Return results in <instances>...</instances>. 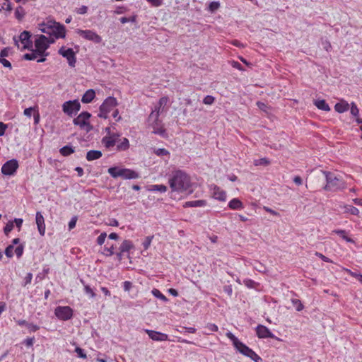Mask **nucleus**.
<instances>
[{
    "instance_id": "40",
    "label": "nucleus",
    "mask_w": 362,
    "mask_h": 362,
    "mask_svg": "<svg viewBox=\"0 0 362 362\" xmlns=\"http://www.w3.org/2000/svg\"><path fill=\"white\" fill-rule=\"evenodd\" d=\"M25 12L22 6H18L15 10V17L21 21L25 16Z\"/></svg>"
},
{
    "instance_id": "11",
    "label": "nucleus",
    "mask_w": 362,
    "mask_h": 362,
    "mask_svg": "<svg viewBox=\"0 0 362 362\" xmlns=\"http://www.w3.org/2000/svg\"><path fill=\"white\" fill-rule=\"evenodd\" d=\"M76 33L83 38L95 43H100L102 42V37L93 30L79 29Z\"/></svg>"
},
{
    "instance_id": "14",
    "label": "nucleus",
    "mask_w": 362,
    "mask_h": 362,
    "mask_svg": "<svg viewBox=\"0 0 362 362\" xmlns=\"http://www.w3.org/2000/svg\"><path fill=\"white\" fill-rule=\"evenodd\" d=\"M119 137L120 134L112 133V134L104 136L101 140V143L106 148L110 149L119 141Z\"/></svg>"
},
{
    "instance_id": "45",
    "label": "nucleus",
    "mask_w": 362,
    "mask_h": 362,
    "mask_svg": "<svg viewBox=\"0 0 362 362\" xmlns=\"http://www.w3.org/2000/svg\"><path fill=\"white\" fill-rule=\"evenodd\" d=\"M153 236H147L145 238L144 241L142 243L144 250H147L151 244Z\"/></svg>"
},
{
    "instance_id": "61",
    "label": "nucleus",
    "mask_w": 362,
    "mask_h": 362,
    "mask_svg": "<svg viewBox=\"0 0 362 362\" xmlns=\"http://www.w3.org/2000/svg\"><path fill=\"white\" fill-rule=\"evenodd\" d=\"M315 256L318 257L319 258H320L322 261H324L325 262H332V260L329 258H328L327 257L323 255L320 252H315Z\"/></svg>"
},
{
    "instance_id": "56",
    "label": "nucleus",
    "mask_w": 362,
    "mask_h": 362,
    "mask_svg": "<svg viewBox=\"0 0 362 362\" xmlns=\"http://www.w3.org/2000/svg\"><path fill=\"white\" fill-rule=\"evenodd\" d=\"M215 98L211 95H206L204 100L203 103L206 105H211L214 103Z\"/></svg>"
},
{
    "instance_id": "8",
    "label": "nucleus",
    "mask_w": 362,
    "mask_h": 362,
    "mask_svg": "<svg viewBox=\"0 0 362 362\" xmlns=\"http://www.w3.org/2000/svg\"><path fill=\"white\" fill-rule=\"evenodd\" d=\"M80 109L81 104L78 100L66 101L62 105L63 112L69 117H73L74 115H76V113L80 110Z\"/></svg>"
},
{
    "instance_id": "39",
    "label": "nucleus",
    "mask_w": 362,
    "mask_h": 362,
    "mask_svg": "<svg viewBox=\"0 0 362 362\" xmlns=\"http://www.w3.org/2000/svg\"><path fill=\"white\" fill-rule=\"evenodd\" d=\"M40 56V53H38L37 51L32 50V52L30 53H26L23 56V59L26 60H35L37 59V57Z\"/></svg>"
},
{
    "instance_id": "58",
    "label": "nucleus",
    "mask_w": 362,
    "mask_h": 362,
    "mask_svg": "<svg viewBox=\"0 0 362 362\" xmlns=\"http://www.w3.org/2000/svg\"><path fill=\"white\" fill-rule=\"evenodd\" d=\"M13 224L15 223L16 226L18 228V230H21L22 224L23 223V220L21 218H16L13 221Z\"/></svg>"
},
{
    "instance_id": "28",
    "label": "nucleus",
    "mask_w": 362,
    "mask_h": 362,
    "mask_svg": "<svg viewBox=\"0 0 362 362\" xmlns=\"http://www.w3.org/2000/svg\"><path fill=\"white\" fill-rule=\"evenodd\" d=\"M314 105L319 109L323 111L329 112L330 110L329 105L325 100H316L314 101Z\"/></svg>"
},
{
    "instance_id": "42",
    "label": "nucleus",
    "mask_w": 362,
    "mask_h": 362,
    "mask_svg": "<svg viewBox=\"0 0 362 362\" xmlns=\"http://www.w3.org/2000/svg\"><path fill=\"white\" fill-rule=\"evenodd\" d=\"M75 352L77 354V356L81 358L86 359L87 358L86 354L84 350L78 346L76 347Z\"/></svg>"
},
{
    "instance_id": "64",
    "label": "nucleus",
    "mask_w": 362,
    "mask_h": 362,
    "mask_svg": "<svg viewBox=\"0 0 362 362\" xmlns=\"http://www.w3.org/2000/svg\"><path fill=\"white\" fill-rule=\"evenodd\" d=\"M264 210L269 214H271L273 216H279L280 214L277 211L273 210L272 209L268 207V206H264Z\"/></svg>"
},
{
    "instance_id": "44",
    "label": "nucleus",
    "mask_w": 362,
    "mask_h": 362,
    "mask_svg": "<svg viewBox=\"0 0 362 362\" xmlns=\"http://www.w3.org/2000/svg\"><path fill=\"white\" fill-rule=\"evenodd\" d=\"M155 153L158 156H168L170 154L168 150L163 148H159L155 150Z\"/></svg>"
},
{
    "instance_id": "4",
    "label": "nucleus",
    "mask_w": 362,
    "mask_h": 362,
    "mask_svg": "<svg viewBox=\"0 0 362 362\" xmlns=\"http://www.w3.org/2000/svg\"><path fill=\"white\" fill-rule=\"evenodd\" d=\"M107 172L114 178L120 177L125 180H132L139 177V174L138 173L129 168L111 167L108 168Z\"/></svg>"
},
{
    "instance_id": "15",
    "label": "nucleus",
    "mask_w": 362,
    "mask_h": 362,
    "mask_svg": "<svg viewBox=\"0 0 362 362\" xmlns=\"http://www.w3.org/2000/svg\"><path fill=\"white\" fill-rule=\"evenodd\" d=\"M51 35L57 39L64 38L66 37L65 26L59 23L54 22L53 25H51Z\"/></svg>"
},
{
    "instance_id": "6",
    "label": "nucleus",
    "mask_w": 362,
    "mask_h": 362,
    "mask_svg": "<svg viewBox=\"0 0 362 362\" xmlns=\"http://www.w3.org/2000/svg\"><path fill=\"white\" fill-rule=\"evenodd\" d=\"M117 105V100L115 98L107 97L100 106V112L98 116L100 118L107 119L108 114Z\"/></svg>"
},
{
    "instance_id": "17",
    "label": "nucleus",
    "mask_w": 362,
    "mask_h": 362,
    "mask_svg": "<svg viewBox=\"0 0 362 362\" xmlns=\"http://www.w3.org/2000/svg\"><path fill=\"white\" fill-rule=\"evenodd\" d=\"M145 332L148 334V337L153 341H166L168 339V334L164 333H161L151 329H145Z\"/></svg>"
},
{
    "instance_id": "37",
    "label": "nucleus",
    "mask_w": 362,
    "mask_h": 362,
    "mask_svg": "<svg viewBox=\"0 0 362 362\" xmlns=\"http://www.w3.org/2000/svg\"><path fill=\"white\" fill-rule=\"evenodd\" d=\"M160 114L158 113L156 110H152L151 114L148 116V123L149 124L153 122H158L160 121L159 119Z\"/></svg>"
},
{
    "instance_id": "2",
    "label": "nucleus",
    "mask_w": 362,
    "mask_h": 362,
    "mask_svg": "<svg viewBox=\"0 0 362 362\" xmlns=\"http://www.w3.org/2000/svg\"><path fill=\"white\" fill-rule=\"evenodd\" d=\"M226 337L232 341L234 348L241 354L250 358L255 362H262V358L252 349L240 341L232 332H228Z\"/></svg>"
},
{
    "instance_id": "20",
    "label": "nucleus",
    "mask_w": 362,
    "mask_h": 362,
    "mask_svg": "<svg viewBox=\"0 0 362 362\" xmlns=\"http://www.w3.org/2000/svg\"><path fill=\"white\" fill-rule=\"evenodd\" d=\"M213 197L217 200L224 202L226 199V193L220 187L214 186L213 188Z\"/></svg>"
},
{
    "instance_id": "31",
    "label": "nucleus",
    "mask_w": 362,
    "mask_h": 362,
    "mask_svg": "<svg viewBox=\"0 0 362 362\" xmlns=\"http://www.w3.org/2000/svg\"><path fill=\"white\" fill-rule=\"evenodd\" d=\"M332 233L339 235L343 240H344L347 243H354L353 239L348 237L347 233L344 230L336 229L332 231Z\"/></svg>"
},
{
    "instance_id": "50",
    "label": "nucleus",
    "mask_w": 362,
    "mask_h": 362,
    "mask_svg": "<svg viewBox=\"0 0 362 362\" xmlns=\"http://www.w3.org/2000/svg\"><path fill=\"white\" fill-rule=\"evenodd\" d=\"M23 250H24V245H20L18 246H17L15 249V253L17 256L18 258H20L23 254Z\"/></svg>"
},
{
    "instance_id": "10",
    "label": "nucleus",
    "mask_w": 362,
    "mask_h": 362,
    "mask_svg": "<svg viewBox=\"0 0 362 362\" xmlns=\"http://www.w3.org/2000/svg\"><path fill=\"white\" fill-rule=\"evenodd\" d=\"M19 167L18 161L16 159L7 160L1 167V172L4 175H14Z\"/></svg>"
},
{
    "instance_id": "36",
    "label": "nucleus",
    "mask_w": 362,
    "mask_h": 362,
    "mask_svg": "<svg viewBox=\"0 0 362 362\" xmlns=\"http://www.w3.org/2000/svg\"><path fill=\"white\" fill-rule=\"evenodd\" d=\"M349 109H350V113L351 115L356 117V118H359L358 116H359V109L358 108L356 104L354 102H352L350 105H349Z\"/></svg>"
},
{
    "instance_id": "60",
    "label": "nucleus",
    "mask_w": 362,
    "mask_h": 362,
    "mask_svg": "<svg viewBox=\"0 0 362 362\" xmlns=\"http://www.w3.org/2000/svg\"><path fill=\"white\" fill-rule=\"evenodd\" d=\"M135 19H136V18L134 16L131 17V18L122 17V18H120L119 21L122 23L124 24V23H129L130 21L134 22Z\"/></svg>"
},
{
    "instance_id": "5",
    "label": "nucleus",
    "mask_w": 362,
    "mask_h": 362,
    "mask_svg": "<svg viewBox=\"0 0 362 362\" xmlns=\"http://www.w3.org/2000/svg\"><path fill=\"white\" fill-rule=\"evenodd\" d=\"M54 42V40L53 38L40 35L35 40V50L40 53V56H48L49 53L46 52V50L49 48L50 44Z\"/></svg>"
},
{
    "instance_id": "55",
    "label": "nucleus",
    "mask_w": 362,
    "mask_h": 362,
    "mask_svg": "<svg viewBox=\"0 0 362 362\" xmlns=\"http://www.w3.org/2000/svg\"><path fill=\"white\" fill-rule=\"evenodd\" d=\"M122 287L124 291H129L133 287V284L131 281H125L123 282Z\"/></svg>"
},
{
    "instance_id": "54",
    "label": "nucleus",
    "mask_w": 362,
    "mask_h": 362,
    "mask_svg": "<svg viewBox=\"0 0 362 362\" xmlns=\"http://www.w3.org/2000/svg\"><path fill=\"white\" fill-rule=\"evenodd\" d=\"M220 4L218 1H212L209 4V9L210 11L214 12L218 8Z\"/></svg>"
},
{
    "instance_id": "41",
    "label": "nucleus",
    "mask_w": 362,
    "mask_h": 362,
    "mask_svg": "<svg viewBox=\"0 0 362 362\" xmlns=\"http://www.w3.org/2000/svg\"><path fill=\"white\" fill-rule=\"evenodd\" d=\"M14 225L13 221H8L5 227L4 228V233L8 235V234L13 229Z\"/></svg>"
},
{
    "instance_id": "3",
    "label": "nucleus",
    "mask_w": 362,
    "mask_h": 362,
    "mask_svg": "<svg viewBox=\"0 0 362 362\" xmlns=\"http://www.w3.org/2000/svg\"><path fill=\"white\" fill-rule=\"evenodd\" d=\"M322 174L325 177L326 185L324 189L328 192H337L346 188V182L341 176L335 173L322 170Z\"/></svg>"
},
{
    "instance_id": "51",
    "label": "nucleus",
    "mask_w": 362,
    "mask_h": 362,
    "mask_svg": "<svg viewBox=\"0 0 362 362\" xmlns=\"http://www.w3.org/2000/svg\"><path fill=\"white\" fill-rule=\"evenodd\" d=\"M106 237H107L106 233H105V232L101 233L100 235L97 238V243L99 245H102L105 243Z\"/></svg>"
},
{
    "instance_id": "33",
    "label": "nucleus",
    "mask_w": 362,
    "mask_h": 362,
    "mask_svg": "<svg viewBox=\"0 0 362 362\" xmlns=\"http://www.w3.org/2000/svg\"><path fill=\"white\" fill-rule=\"evenodd\" d=\"M151 293L152 295L160 299V300H162L163 302H168V299L167 298V297L163 295L158 289L157 288H153L152 291H151Z\"/></svg>"
},
{
    "instance_id": "19",
    "label": "nucleus",
    "mask_w": 362,
    "mask_h": 362,
    "mask_svg": "<svg viewBox=\"0 0 362 362\" xmlns=\"http://www.w3.org/2000/svg\"><path fill=\"white\" fill-rule=\"evenodd\" d=\"M150 125L153 129V133L155 134L160 135L163 137L166 136V132L163 127L161 120L158 121V122L151 123Z\"/></svg>"
},
{
    "instance_id": "53",
    "label": "nucleus",
    "mask_w": 362,
    "mask_h": 362,
    "mask_svg": "<svg viewBox=\"0 0 362 362\" xmlns=\"http://www.w3.org/2000/svg\"><path fill=\"white\" fill-rule=\"evenodd\" d=\"M33 279V274L31 273H28L24 278L23 281V286H26L28 284H30Z\"/></svg>"
},
{
    "instance_id": "21",
    "label": "nucleus",
    "mask_w": 362,
    "mask_h": 362,
    "mask_svg": "<svg viewBox=\"0 0 362 362\" xmlns=\"http://www.w3.org/2000/svg\"><path fill=\"white\" fill-rule=\"evenodd\" d=\"M349 105L345 100H341L334 105V110L339 113H344L349 110Z\"/></svg>"
},
{
    "instance_id": "38",
    "label": "nucleus",
    "mask_w": 362,
    "mask_h": 362,
    "mask_svg": "<svg viewBox=\"0 0 362 362\" xmlns=\"http://www.w3.org/2000/svg\"><path fill=\"white\" fill-rule=\"evenodd\" d=\"M244 285L248 288L257 289L259 284L250 279H245L243 281Z\"/></svg>"
},
{
    "instance_id": "57",
    "label": "nucleus",
    "mask_w": 362,
    "mask_h": 362,
    "mask_svg": "<svg viewBox=\"0 0 362 362\" xmlns=\"http://www.w3.org/2000/svg\"><path fill=\"white\" fill-rule=\"evenodd\" d=\"M168 102V97H162L159 99L158 104H159L160 107H163V109L165 108V106L167 105Z\"/></svg>"
},
{
    "instance_id": "48",
    "label": "nucleus",
    "mask_w": 362,
    "mask_h": 362,
    "mask_svg": "<svg viewBox=\"0 0 362 362\" xmlns=\"http://www.w3.org/2000/svg\"><path fill=\"white\" fill-rule=\"evenodd\" d=\"M13 245H10L6 247L5 250V255L7 257L11 258L13 256Z\"/></svg>"
},
{
    "instance_id": "13",
    "label": "nucleus",
    "mask_w": 362,
    "mask_h": 362,
    "mask_svg": "<svg viewBox=\"0 0 362 362\" xmlns=\"http://www.w3.org/2000/svg\"><path fill=\"white\" fill-rule=\"evenodd\" d=\"M256 334L259 339H275L279 340L268 327L262 325H258L256 328Z\"/></svg>"
},
{
    "instance_id": "49",
    "label": "nucleus",
    "mask_w": 362,
    "mask_h": 362,
    "mask_svg": "<svg viewBox=\"0 0 362 362\" xmlns=\"http://www.w3.org/2000/svg\"><path fill=\"white\" fill-rule=\"evenodd\" d=\"M78 218L76 216H74L69 222L68 227L69 230H71L74 229L76 226Z\"/></svg>"
},
{
    "instance_id": "52",
    "label": "nucleus",
    "mask_w": 362,
    "mask_h": 362,
    "mask_svg": "<svg viewBox=\"0 0 362 362\" xmlns=\"http://www.w3.org/2000/svg\"><path fill=\"white\" fill-rule=\"evenodd\" d=\"M347 272L350 274L351 276L356 278L357 280H358L360 282L362 283V274L359 272H351L349 269H346Z\"/></svg>"
},
{
    "instance_id": "16",
    "label": "nucleus",
    "mask_w": 362,
    "mask_h": 362,
    "mask_svg": "<svg viewBox=\"0 0 362 362\" xmlns=\"http://www.w3.org/2000/svg\"><path fill=\"white\" fill-rule=\"evenodd\" d=\"M31 35L28 31H23L21 33L19 39L23 45V49H30L33 47V42L30 40Z\"/></svg>"
},
{
    "instance_id": "30",
    "label": "nucleus",
    "mask_w": 362,
    "mask_h": 362,
    "mask_svg": "<svg viewBox=\"0 0 362 362\" xmlns=\"http://www.w3.org/2000/svg\"><path fill=\"white\" fill-rule=\"evenodd\" d=\"M75 152L74 148L71 145H66L59 149V153L63 156H68Z\"/></svg>"
},
{
    "instance_id": "25",
    "label": "nucleus",
    "mask_w": 362,
    "mask_h": 362,
    "mask_svg": "<svg viewBox=\"0 0 362 362\" xmlns=\"http://www.w3.org/2000/svg\"><path fill=\"white\" fill-rule=\"evenodd\" d=\"M103 153L100 151L98 150H90L86 153V159L88 161H92L94 160L99 159L102 157Z\"/></svg>"
},
{
    "instance_id": "24",
    "label": "nucleus",
    "mask_w": 362,
    "mask_h": 362,
    "mask_svg": "<svg viewBox=\"0 0 362 362\" xmlns=\"http://www.w3.org/2000/svg\"><path fill=\"white\" fill-rule=\"evenodd\" d=\"M134 248V245L130 240H124L120 245L119 250L122 252H129Z\"/></svg>"
},
{
    "instance_id": "26",
    "label": "nucleus",
    "mask_w": 362,
    "mask_h": 362,
    "mask_svg": "<svg viewBox=\"0 0 362 362\" xmlns=\"http://www.w3.org/2000/svg\"><path fill=\"white\" fill-rule=\"evenodd\" d=\"M206 205L205 200H194L189 201L185 203V207H204Z\"/></svg>"
},
{
    "instance_id": "1",
    "label": "nucleus",
    "mask_w": 362,
    "mask_h": 362,
    "mask_svg": "<svg viewBox=\"0 0 362 362\" xmlns=\"http://www.w3.org/2000/svg\"><path fill=\"white\" fill-rule=\"evenodd\" d=\"M168 183L173 192H187L189 191L191 187L189 176L181 170H177L172 173L168 178Z\"/></svg>"
},
{
    "instance_id": "47",
    "label": "nucleus",
    "mask_w": 362,
    "mask_h": 362,
    "mask_svg": "<svg viewBox=\"0 0 362 362\" xmlns=\"http://www.w3.org/2000/svg\"><path fill=\"white\" fill-rule=\"evenodd\" d=\"M114 250V245H112L110 247H105L103 254L107 257L112 256L115 254Z\"/></svg>"
},
{
    "instance_id": "23",
    "label": "nucleus",
    "mask_w": 362,
    "mask_h": 362,
    "mask_svg": "<svg viewBox=\"0 0 362 362\" xmlns=\"http://www.w3.org/2000/svg\"><path fill=\"white\" fill-rule=\"evenodd\" d=\"M117 151H127V149H129V139L125 138V137H123L122 139H120V137L119 138V141L117 143Z\"/></svg>"
},
{
    "instance_id": "7",
    "label": "nucleus",
    "mask_w": 362,
    "mask_h": 362,
    "mask_svg": "<svg viewBox=\"0 0 362 362\" xmlns=\"http://www.w3.org/2000/svg\"><path fill=\"white\" fill-rule=\"evenodd\" d=\"M91 115L88 112H82L76 118L74 119V124L78 126L81 129L89 132L91 129V126L89 122V119Z\"/></svg>"
},
{
    "instance_id": "32",
    "label": "nucleus",
    "mask_w": 362,
    "mask_h": 362,
    "mask_svg": "<svg viewBox=\"0 0 362 362\" xmlns=\"http://www.w3.org/2000/svg\"><path fill=\"white\" fill-rule=\"evenodd\" d=\"M167 187L164 185H150L148 190L152 192H160L161 193L167 191Z\"/></svg>"
},
{
    "instance_id": "59",
    "label": "nucleus",
    "mask_w": 362,
    "mask_h": 362,
    "mask_svg": "<svg viewBox=\"0 0 362 362\" xmlns=\"http://www.w3.org/2000/svg\"><path fill=\"white\" fill-rule=\"evenodd\" d=\"M151 6L158 7L162 5L163 0H146Z\"/></svg>"
},
{
    "instance_id": "12",
    "label": "nucleus",
    "mask_w": 362,
    "mask_h": 362,
    "mask_svg": "<svg viewBox=\"0 0 362 362\" xmlns=\"http://www.w3.org/2000/svg\"><path fill=\"white\" fill-rule=\"evenodd\" d=\"M59 54L62 55L63 57L66 58L69 65L71 67H74L76 62V54L74 52L73 49L68 48L66 49L64 47H62L59 49Z\"/></svg>"
},
{
    "instance_id": "62",
    "label": "nucleus",
    "mask_w": 362,
    "mask_h": 362,
    "mask_svg": "<svg viewBox=\"0 0 362 362\" xmlns=\"http://www.w3.org/2000/svg\"><path fill=\"white\" fill-rule=\"evenodd\" d=\"M8 53H9V48L5 47V48L2 49L0 52V57H1L0 59H4V57H8Z\"/></svg>"
},
{
    "instance_id": "18",
    "label": "nucleus",
    "mask_w": 362,
    "mask_h": 362,
    "mask_svg": "<svg viewBox=\"0 0 362 362\" xmlns=\"http://www.w3.org/2000/svg\"><path fill=\"white\" fill-rule=\"evenodd\" d=\"M35 221L39 233L44 235L45 233V223L43 215L40 211H37L35 215Z\"/></svg>"
},
{
    "instance_id": "34",
    "label": "nucleus",
    "mask_w": 362,
    "mask_h": 362,
    "mask_svg": "<svg viewBox=\"0 0 362 362\" xmlns=\"http://www.w3.org/2000/svg\"><path fill=\"white\" fill-rule=\"evenodd\" d=\"M81 282L84 286L85 293L87 294L90 298H94L96 296V294L93 290L90 287V286L86 284L83 280L81 279Z\"/></svg>"
},
{
    "instance_id": "27",
    "label": "nucleus",
    "mask_w": 362,
    "mask_h": 362,
    "mask_svg": "<svg viewBox=\"0 0 362 362\" xmlns=\"http://www.w3.org/2000/svg\"><path fill=\"white\" fill-rule=\"evenodd\" d=\"M228 207L233 210H239L243 208V204L239 199L233 198L229 202Z\"/></svg>"
},
{
    "instance_id": "43",
    "label": "nucleus",
    "mask_w": 362,
    "mask_h": 362,
    "mask_svg": "<svg viewBox=\"0 0 362 362\" xmlns=\"http://www.w3.org/2000/svg\"><path fill=\"white\" fill-rule=\"evenodd\" d=\"M26 327L29 332H35L40 329V326L30 322H28Z\"/></svg>"
},
{
    "instance_id": "22",
    "label": "nucleus",
    "mask_w": 362,
    "mask_h": 362,
    "mask_svg": "<svg viewBox=\"0 0 362 362\" xmlns=\"http://www.w3.org/2000/svg\"><path fill=\"white\" fill-rule=\"evenodd\" d=\"M95 97V92L93 89H88L85 92L81 98V102L83 103L87 104L90 103L93 101L94 98Z\"/></svg>"
},
{
    "instance_id": "46",
    "label": "nucleus",
    "mask_w": 362,
    "mask_h": 362,
    "mask_svg": "<svg viewBox=\"0 0 362 362\" xmlns=\"http://www.w3.org/2000/svg\"><path fill=\"white\" fill-rule=\"evenodd\" d=\"M269 160L266 158H262L255 160V165H267L269 164Z\"/></svg>"
},
{
    "instance_id": "63",
    "label": "nucleus",
    "mask_w": 362,
    "mask_h": 362,
    "mask_svg": "<svg viewBox=\"0 0 362 362\" xmlns=\"http://www.w3.org/2000/svg\"><path fill=\"white\" fill-rule=\"evenodd\" d=\"M0 63L6 68H9L10 69L12 68L11 62L6 59H0Z\"/></svg>"
},
{
    "instance_id": "9",
    "label": "nucleus",
    "mask_w": 362,
    "mask_h": 362,
    "mask_svg": "<svg viewBox=\"0 0 362 362\" xmlns=\"http://www.w3.org/2000/svg\"><path fill=\"white\" fill-rule=\"evenodd\" d=\"M73 313V309L69 306H57L54 310L55 316L62 321H67L71 319Z\"/></svg>"
},
{
    "instance_id": "35",
    "label": "nucleus",
    "mask_w": 362,
    "mask_h": 362,
    "mask_svg": "<svg viewBox=\"0 0 362 362\" xmlns=\"http://www.w3.org/2000/svg\"><path fill=\"white\" fill-rule=\"evenodd\" d=\"M291 302L292 305L295 307L296 311L300 312L304 309V305L299 299L291 298Z\"/></svg>"
},
{
    "instance_id": "29",
    "label": "nucleus",
    "mask_w": 362,
    "mask_h": 362,
    "mask_svg": "<svg viewBox=\"0 0 362 362\" xmlns=\"http://www.w3.org/2000/svg\"><path fill=\"white\" fill-rule=\"evenodd\" d=\"M341 208L344 209V213H349L355 216H358L359 214V210L352 205L344 204Z\"/></svg>"
}]
</instances>
